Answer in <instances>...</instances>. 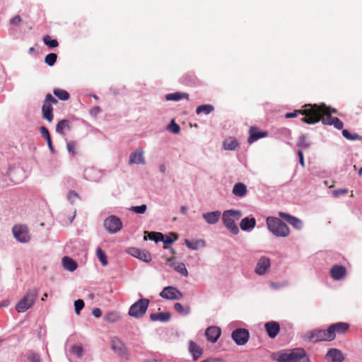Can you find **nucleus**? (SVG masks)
Listing matches in <instances>:
<instances>
[{"instance_id":"nucleus-64","label":"nucleus","mask_w":362,"mask_h":362,"mask_svg":"<svg viewBox=\"0 0 362 362\" xmlns=\"http://www.w3.org/2000/svg\"><path fill=\"white\" fill-rule=\"evenodd\" d=\"M358 175H359L360 177H362V167L361 168V169H360V170H359V171H358Z\"/></svg>"},{"instance_id":"nucleus-45","label":"nucleus","mask_w":362,"mask_h":362,"mask_svg":"<svg viewBox=\"0 0 362 362\" xmlns=\"http://www.w3.org/2000/svg\"><path fill=\"white\" fill-rule=\"evenodd\" d=\"M57 59V55L55 53H49L45 58V62L49 66H53Z\"/></svg>"},{"instance_id":"nucleus-52","label":"nucleus","mask_w":362,"mask_h":362,"mask_svg":"<svg viewBox=\"0 0 362 362\" xmlns=\"http://www.w3.org/2000/svg\"><path fill=\"white\" fill-rule=\"evenodd\" d=\"M309 142L305 136H301L299 137L298 146L300 147L308 148L309 146Z\"/></svg>"},{"instance_id":"nucleus-40","label":"nucleus","mask_w":362,"mask_h":362,"mask_svg":"<svg viewBox=\"0 0 362 362\" xmlns=\"http://www.w3.org/2000/svg\"><path fill=\"white\" fill-rule=\"evenodd\" d=\"M214 106L211 105H202L197 107L196 112L198 115L201 113L208 115L211 113L214 110Z\"/></svg>"},{"instance_id":"nucleus-9","label":"nucleus","mask_w":362,"mask_h":362,"mask_svg":"<svg viewBox=\"0 0 362 362\" xmlns=\"http://www.w3.org/2000/svg\"><path fill=\"white\" fill-rule=\"evenodd\" d=\"M103 226L105 230L110 233H116L123 227L120 218L114 215L107 217L104 221Z\"/></svg>"},{"instance_id":"nucleus-46","label":"nucleus","mask_w":362,"mask_h":362,"mask_svg":"<svg viewBox=\"0 0 362 362\" xmlns=\"http://www.w3.org/2000/svg\"><path fill=\"white\" fill-rule=\"evenodd\" d=\"M178 239V235L175 233H170L168 235L163 238V242L164 244H171Z\"/></svg>"},{"instance_id":"nucleus-21","label":"nucleus","mask_w":362,"mask_h":362,"mask_svg":"<svg viewBox=\"0 0 362 362\" xmlns=\"http://www.w3.org/2000/svg\"><path fill=\"white\" fill-rule=\"evenodd\" d=\"M280 217L286 220L289 224H291L293 228L298 230H300L303 228V224L302 221L298 219L295 216H292L288 214L280 212Z\"/></svg>"},{"instance_id":"nucleus-47","label":"nucleus","mask_w":362,"mask_h":362,"mask_svg":"<svg viewBox=\"0 0 362 362\" xmlns=\"http://www.w3.org/2000/svg\"><path fill=\"white\" fill-rule=\"evenodd\" d=\"M147 209V206L146 204H142L141 206H132L130 210L136 214H144Z\"/></svg>"},{"instance_id":"nucleus-37","label":"nucleus","mask_w":362,"mask_h":362,"mask_svg":"<svg viewBox=\"0 0 362 362\" xmlns=\"http://www.w3.org/2000/svg\"><path fill=\"white\" fill-rule=\"evenodd\" d=\"M182 98H185L187 100L189 99V95L187 93H170L165 95V99L167 100H180Z\"/></svg>"},{"instance_id":"nucleus-4","label":"nucleus","mask_w":362,"mask_h":362,"mask_svg":"<svg viewBox=\"0 0 362 362\" xmlns=\"http://www.w3.org/2000/svg\"><path fill=\"white\" fill-rule=\"evenodd\" d=\"M38 296V290L32 288L28 291L26 294L16 304V310L18 313H24L30 308L34 304Z\"/></svg>"},{"instance_id":"nucleus-26","label":"nucleus","mask_w":362,"mask_h":362,"mask_svg":"<svg viewBox=\"0 0 362 362\" xmlns=\"http://www.w3.org/2000/svg\"><path fill=\"white\" fill-rule=\"evenodd\" d=\"M221 214L220 211H215L203 214L202 216L207 223L215 224L219 221Z\"/></svg>"},{"instance_id":"nucleus-57","label":"nucleus","mask_w":362,"mask_h":362,"mask_svg":"<svg viewBox=\"0 0 362 362\" xmlns=\"http://www.w3.org/2000/svg\"><path fill=\"white\" fill-rule=\"evenodd\" d=\"M21 21L20 16H16L10 20V23L13 25H17L21 22Z\"/></svg>"},{"instance_id":"nucleus-51","label":"nucleus","mask_w":362,"mask_h":362,"mask_svg":"<svg viewBox=\"0 0 362 362\" xmlns=\"http://www.w3.org/2000/svg\"><path fill=\"white\" fill-rule=\"evenodd\" d=\"M168 129L174 134H178L180 132V126L175 122L174 120H172L170 124L168 126Z\"/></svg>"},{"instance_id":"nucleus-11","label":"nucleus","mask_w":362,"mask_h":362,"mask_svg":"<svg viewBox=\"0 0 362 362\" xmlns=\"http://www.w3.org/2000/svg\"><path fill=\"white\" fill-rule=\"evenodd\" d=\"M15 238L21 243H28L30 240V235L28 228L23 225H16L12 229Z\"/></svg>"},{"instance_id":"nucleus-39","label":"nucleus","mask_w":362,"mask_h":362,"mask_svg":"<svg viewBox=\"0 0 362 362\" xmlns=\"http://www.w3.org/2000/svg\"><path fill=\"white\" fill-rule=\"evenodd\" d=\"M342 135L346 139L350 140V141H355V140L362 141V136H360L356 133L351 134L347 129L342 130Z\"/></svg>"},{"instance_id":"nucleus-6","label":"nucleus","mask_w":362,"mask_h":362,"mask_svg":"<svg viewBox=\"0 0 362 362\" xmlns=\"http://www.w3.org/2000/svg\"><path fill=\"white\" fill-rule=\"evenodd\" d=\"M279 362H309L303 349H296L291 353L282 354L278 358Z\"/></svg>"},{"instance_id":"nucleus-58","label":"nucleus","mask_w":362,"mask_h":362,"mask_svg":"<svg viewBox=\"0 0 362 362\" xmlns=\"http://www.w3.org/2000/svg\"><path fill=\"white\" fill-rule=\"evenodd\" d=\"M347 193H348L347 189H338L334 190V195L335 197H339L341 194H346Z\"/></svg>"},{"instance_id":"nucleus-30","label":"nucleus","mask_w":362,"mask_h":362,"mask_svg":"<svg viewBox=\"0 0 362 362\" xmlns=\"http://www.w3.org/2000/svg\"><path fill=\"white\" fill-rule=\"evenodd\" d=\"M70 128V122L67 119H62L57 124L56 132L61 135H64L65 131L69 130Z\"/></svg>"},{"instance_id":"nucleus-48","label":"nucleus","mask_w":362,"mask_h":362,"mask_svg":"<svg viewBox=\"0 0 362 362\" xmlns=\"http://www.w3.org/2000/svg\"><path fill=\"white\" fill-rule=\"evenodd\" d=\"M29 362H41L40 356L38 354L30 351L28 355Z\"/></svg>"},{"instance_id":"nucleus-42","label":"nucleus","mask_w":362,"mask_h":362,"mask_svg":"<svg viewBox=\"0 0 362 362\" xmlns=\"http://www.w3.org/2000/svg\"><path fill=\"white\" fill-rule=\"evenodd\" d=\"M148 234L149 240H154L156 243L163 240V235L159 232H145Z\"/></svg>"},{"instance_id":"nucleus-41","label":"nucleus","mask_w":362,"mask_h":362,"mask_svg":"<svg viewBox=\"0 0 362 362\" xmlns=\"http://www.w3.org/2000/svg\"><path fill=\"white\" fill-rule=\"evenodd\" d=\"M175 310L182 315H187L190 313V307H183L181 303H175L174 305Z\"/></svg>"},{"instance_id":"nucleus-34","label":"nucleus","mask_w":362,"mask_h":362,"mask_svg":"<svg viewBox=\"0 0 362 362\" xmlns=\"http://www.w3.org/2000/svg\"><path fill=\"white\" fill-rule=\"evenodd\" d=\"M153 321L168 322L170 319V314L169 313H158L151 314L150 316Z\"/></svg>"},{"instance_id":"nucleus-23","label":"nucleus","mask_w":362,"mask_h":362,"mask_svg":"<svg viewBox=\"0 0 362 362\" xmlns=\"http://www.w3.org/2000/svg\"><path fill=\"white\" fill-rule=\"evenodd\" d=\"M175 257H169L168 259V262L170 263V267H172L176 272L180 273L184 276H188V271L185 267V264L183 262H174Z\"/></svg>"},{"instance_id":"nucleus-17","label":"nucleus","mask_w":362,"mask_h":362,"mask_svg":"<svg viewBox=\"0 0 362 362\" xmlns=\"http://www.w3.org/2000/svg\"><path fill=\"white\" fill-rule=\"evenodd\" d=\"M221 334V329L216 326L208 327L205 332V335L207 340L211 343L216 342L218 339L220 337Z\"/></svg>"},{"instance_id":"nucleus-63","label":"nucleus","mask_w":362,"mask_h":362,"mask_svg":"<svg viewBox=\"0 0 362 362\" xmlns=\"http://www.w3.org/2000/svg\"><path fill=\"white\" fill-rule=\"evenodd\" d=\"M160 170L161 173H165V165L163 164V165H160Z\"/></svg>"},{"instance_id":"nucleus-33","label":"nucleus","mask_w":362,"mask_h":362,"mask_svg":"<svg viewBox=\"0 0 362 362\" xmlns=\"http://www.w3.org/2000/svg\"><path fill=\"white\" fill-rule=\"evenodd\" d=\"M40 132L41 135L45 139V140L47 143L48 147H49V150L51 151V152H54V147L52 146L51 136H50V134H49V132L47 128L45 127V126L41 127L40 129Z\"/></svg>"},{"instance_id":"nucleus-36","label":"nucleus","mask_w":362,"mask_h":362,"mask_svg":"<svg viewBox=\"0 0 362 362\" xmlns=\"http://www.w3.org/2000/svg\"><path fill=\"white\" fill-rule=\"evenodd\" d=\"M53 93L61 100L66 101L70 98L69 93L64 89L55 88L53 90Z\"/></svg>"},{"instance_id":"nucleus-12","label":"nucleus","mask_w":362,"mask_h":362,"mask_svg":"<svg viewBox=\"0 0 362 362\" xmlns=\"http://www.w3.org/2000/svg\"><path fill=\"white\" fill-rule=\"evenodd\" d=\"M231 337L237 345L243 346L248 341L250 333L246 329L238 328L232 332Z\"/></svg>"},{"instance_id":"nucleus-53","label":"nucleus","mask_w":362,"mask_h":362,"mask_svg":"<svg viewBox=\"0 0 362 362\" xmlns=\"http://www.w3.org/2000/svg\"><path fill=\"white\" fill-rule=\"evenodd\" d=\"M67 150L68 151L71 153L72 155H74L76 153V144L75 141H71L67 143L66 144Z\"/></svg>"},{"instance_id":"nucleus-18","label":"nucleus","mask_w":362,"mask_h":362,"mask_svg":"<svg viewBox=\"0 0 362 362\" xmlns=\"http://www.w3.org/2000/svg\"><path fill=\"white\" fill-rule=\"evenodd\" d=\"M323 124L325 125H333L337 129H341L344 125L339 118L332 117L329 107L326 117H323Z\"/></svg>"},{"instance_id":"nucleus-25","label":"nucleus","mask_w":362,"mask_h":362,"mask_svg":"<svg viewBox=\"0 0 362 362\" xmlns=\"http://www.w3.org/2000/svg\"><path fill=\"white\" fill-rule=\"evenodd\" d=\"M267 136V132H261L258 128L252 127L250 129V136L248 138V142L250 144L257 141L259 139L265 137Z\"/></svg>"},{"instance_id":"nucleus-35","label":"nucleus","mask_w":362,"mask_h":362,"mask_svg":"<svg viewBox=\"0 0 362 362\" xmlns=\"http://www.w3.org/2000/svg\"><path fill=\"white\" fill-rule=\"evenodd\" d=\"M98 172L97 170L93 168H87L85 170L84 172V177L86 180L88 181H95L96 180Z\"/></svg>"},{"instance_id":"nucleus-8","label":"nucleus","mask_w":362,"mask_h":362,"mask_svg":"<svg viewBox=\"0 0 362 362\" xmlns=\"http://www.w3.org/2000/svg\"><path fill=\"white\" fill-rule=\"evenodd\" d=\"M148 305V299L141 298L131 305L129 309V315L136 318L141 317L146 313Z\"/></svg>"},{"instance_id":"nucleus-15","label":"nucleus","mask_w":362,"mask_h":362,"mask_svg":"<svg viewBox=\"0 0 362 362\" xmlns=\"http://www.w3.org/2000/svg\"><path fill=\"white\" fill-rule=\"evenodd\" d=\"M128 253L145 262H149L151 260L150 252L146 250H141L137 247L129 248Z\"/></svg>"},{"instance_id":"nucleus-50","label":"nucleus","mask_w":362,"mask_h":362,"mask_svg":"<svg viewBox=\"0 0 362 362\" xmlns=\"http://www.w3.org/2000/svg\"><path fill=\"white\" fill-rule=\"evenodd\" d=\"M75 312L78 315L81 310L84 308V302L81 299H78L74 302Z\"/></svg>"},{"instance_id":"nucleus-62","label":"nucleus","mask_w":362,"mask_h":362,"mask_svg":"<svg viewBox=\"0 0 362 362\" xmlns=\"http://www.w3.org/2000/svg\"><path fill=\"white\" fill-rule=\"evenodd\" d=\"M187 211V206H182L181 208H180V212L183 214H185L186 213V211Z\"/></svg>"},{"instance_id":"nucleus-10","label":"nucleus","mask_w":362,"mask_h":362,"mask_svg":"<svg viewBox=\"0 0 362 362\" xmlns=\"http://www.w3.org/2000/svg\"><path fill=\"white\" fill-rule=\"evenodd\" d=\"M111 349L121 358L126 360L129 358V352L119 339L114 337L111 339Z\"/></svg>"},{"instance_id":"nucleus-28","label":"nucleus","mask_w":362,"mask_h":362,"mask_svg":"<svg viewBox=\"0 0 362 362\" xmlns=\"http://www.w3.org/2000/svg\"><path fill=\"white\" fill-rule=\"evenodd\" d=\"M247 187L244 183L238 182L233 188V194L237 197H243L247 194Z\"/></svg>"},{"instance_id":"nucleus-1","label":"nucleus","mask_w":362,"mask_h":362,"mask_svg":"<svg viewBox=\"0 0 362 362\" xmlns=\"http://www.w3.org/2000/svg\"><path fill=\"white\" fill-rule=\"evenodd\" d=\"M329 107L325 105L306 104L303 106L301 121L304 123L313 124L320 121L323 123V117H326Z\"/></svg>"},{"instance_id":"nucleus-44","label":"nucleus","mask_w":362,"mask_h":362,"mask_svg":"<svg viewBox=\"0 0 362 362\" xmlns=\"http://www.w3.org/2000/svg\"><path fill=\"white\" fill-rule=\"evenodd\" d=\"M96 255L100 262L103 266H106L107 264V259L105 253L102 250L100 247H98L96 249Z\"/></svg>"},{"instance_id":"nucleus-61","label":"nucleus","mask_w":362,"mask_h":362,"mask_svg":"<svg viewBox=\"0 0 362 362\" xmlns=\"http://www.w3.org/2000/svg\"><path fill=\"white\" fill-rule=\"evenodd\" d=\"M298 156L299 157V162L300 163V165L304 167L305 166V163H304V159H303V152L301 151H298Z\"/></svg>"},{"instance_id":"nucleus-14","label":"nucleus","mask_w":362,"mask_h":362,"mask_svg":"<svg viewBox=\"0 0 362 362\" xmlns=\"http://www.w3.org/2000/svg\"><path fill=\"white\" fill-rule=\"evenodd\" d=\"M160 296L165 299L177 300L181 299L183 295L175 287L167 286L160 292Z\"/></svg>"},{"instance_id":"nucleus-56","label":"nucleus","mask_w":362,"mask_h":362,"mask_svg":"<svg viewBox=\"0 0 362 362\" xmlns=\"http://www.w3.org/2000/svg\"><path fill=\"white\" fill-rule=\"evenodd\" d=\"M67 198L69 201L73 202L74 199L79 198L78 194L74 191H70L68 193Z\"/></svg>"},{"instance_id":"nucleus-22","label":"nucleus","mask_w":362,"mask_h":362,"mask_svg":"<svg viewBox=\"0 0 362 362\" xmlns=\"http://www.w3.org/2000/svg\"><path fill=\"white\" fill-rule=\"evenodd\" d=\"M346 274V269L342 265H334L330 269V275L334 280H341Z\"/></svg>"},{"instance_id":"nucleus-13","label":"nucleus","mask_w":362,"mask_h":362,"mask_svg":"<svg viewBox=\"0 0 362 362\" xmlns=\"http://www.w3.org/2000/svg\"><path fill=\"white\" fill-rule=\"evenodd\" d=\"M349 324L347 322H339L332 324L329 326V329H331L332 336V338L334 340L336 338L337 334L341 335L346 334L349 329Z\"/></svg>"},{"instance_id":"nucleus-2","label":"nucleus","mask_w":362,"mask_h":362,"mask_svg":"<svg viewBox=\"0 0 362 362\" xmlns=\"http://www.w3.org/2000/svg\"><path fill=\"white\" fill-rule=\"evenodd\" d=\"M243 214L239 210H227L223 213V222L224 226L234 235H237L239 233V228L235 224V221H238Z\"/></svg>"},{"instance_id":"nucleus-5","label":"nucleus","mask_w":362,"mask_h":362,"mask_svg":"<svg viewBox=\"0 0 362 362\" xmlns=\"http://www.w3.org/2000/svg\"><path fill=\"white\" fill-rule=\"evenodd\" d=\"M332 336V331L329 328L327 329H314L306 334L308 341L313 343L332 341H333Z\"/></svg>"},{"instance_id":"nucleus-60","label":"nucleus","mask_w":362,"mask_h":362,"mask_svg":"<svg viewBox=\"0 0 362 362\" xmlns=\"http://www.w3.org/2000/svg\"><path fill=\"white\" fill-rule=\"evenodd\" d=\"M201 362H226L223 359H221V358H207L204 361H202Z\"/></svg>"},{"instance_id":"nucleus-43","label":"nucleus","mask_w":362,"mask_h":362,"mask_svg":"<svg viewBox=\"0 0 362 362\" xmlns=\"http://www.w3.org/2000/svg\"><path fill=\"white\" fill-rule=\"evenodd\" d=\"M43 42L49 48H55L59 45L58 41L57 40L52 39L49 35H45L43 37Z\"/></svg>"},{"instance_id":"nucleus-24","label":"nucleus","mask_w":362,"mask_h":362,"mask_svg":"<svg viewBox=\"0 0 362 362\" xmlns=\"http://www.w3.org/2000/svg\"><path fill=\"white\" fill-rule=\"evenodd\" d=\"M143 151L140 148L136 149L129 156V163L133 164H145V159L143 156Z\"/></svg>"},{"instance_id":"nucleus-16","label":"nucleus","mask_w":362,"mask_h":362,"mask_svg":"<svg viewBox=\"0 0 362 362\" xmlns=\"http://www.w3.org/2000/svg\"><path fill=\"white\" fill-rule=\"evenodd\" d=\"M265 330L268 336L274 339L275 338L280 332V325L276 321H269L264 324Z\"/></svg>"},{"instance_id":"nucleus-31","label":"nucleus","mask_w":362,"mask_h":362,"mask_svg":"<svg viewBox=\"0 0 362 362\" xmlns=\"http://www.w3.org/2000/svg\"><path fill=\"white\" fill-rule=\"evenodd\" d=\"M64 267L70 272H74L77 269L78 264L76 261L69 257H64L62 259Z\"/></svg>"},{"instance_id":"nucleus-38","label":"nucleus","mask_w":362,"mask_h":362,"mask_svg":"<svg viewBox=\"0 0 362 362\" xmlns=\"http://www.w3.org/2000/svg\"><path fill=\"white\" fill-rule=\"evenodd\" d=\"M185 244L188 248L192 250H197L199 247L205 246V242L203 240H198L195 242H190L188 240H185Z\"/></svg>"},{"instance_id":"nucleus-54","label":"nucleus","mask_w":362,"mask_h":362,"mask_svg":"<svg viewBox=\"0 0 362 362\" xmlns=\"http://www.w3.org/2000/svg\"><path fill=\"white\" fill-rule=\"evenodd\" d=\"M302 112H303V108L301 110H295V111H293L292 112L286 113V115H285V117L286 118H293V117H297L299 115H302Z\"/></svg>"},{"instance_id":"nucleus-20","label":"nucleus","mask_w":362,"mask_h":362,"mask_svg":"<svg viewBox=\"0 0 362 362\" xmlns=\"http://www.w3.org/2000/svg\"><path fill=\"white\" fill-rule=\"evenodd\" d=\"M270 259L267 257H261L256 265L255 272L259 275L264 274L270 267Z\"/></svg>"},{"instance_id":"nucleus-7","label":"nucleus","mask_w":362,"mask_h":362,"mask_svg":"<svg viewBox=\"0 0 362 362\" xmlns=\"http://www.w3.org/2000/svg\"><path fill=\"white\" fill-rule=\"evenodd\" d=\"M57 100L54 98L52 94L47 93L46 95L42 107V115L43 119H46L49 122H52L53 121L54 115L52 105L57 104Z\"/></svg>"},{"instance_id":"nucleus-3","label":"nucleus","mask_w":362,"mask_h":362,"mask_svg":"<svg viewBox=\"0 0 362 362\" xmlns=\"http://www.w3.org/2000/svg\"><path fill=\"white\" fill-rule=\"evenodd\" d=\"M267 225L269 230L276 236L287 237L290 233L288 226L278 218L268 217Z\"/></svg>"},{"instance_id":"nucleus-49","label":"nucleus","mask_w":362,"mask_h":362,"mask_svg":"<svg viewBox=\"0 0 362 362\" xmlns=\"http://www.w3.org/2000/svg\"><path fill=\"white\" fill-rule=\"evenodd\" d=\"M119 316L117 313H109L105 316V320L110 322H115L119 319Z\"/></svg>"},{"instance_id":"nucleus-29","label":"nucleus","mask_w":362,"mask_h":362,"mask_svg":"<svg viewBox=\"0 0 362 362\" xmlns=\"http://www.w3.org/2000/svg\"><path fill=\"white\" fill-rule=\"evenodd\" d=\"M256 220L255 218L245 217L242 219L240 226L243 230H248L255 228Z\"/></svg>"},{"instance_id":"nucleus-27","label":"nucleus","mask_w":362,"mask_h":362,"mask_svg":"<svg viewBox=\"0 0 362 362\" xmlns=\"http://www.w3.org/2000/svg\"><path fill=\"white\" fill-rule=\"evenodd\" d=\"M189 351L192 355L194 360H197L203 354V349L192 341H190L189 343Z\"/></svg>"},{"instance_id":"nucleus-32","label":"nucleus","mask_w":362,"mask_h":362,"mask_svg":"<svg viewBox=\"0 0 362 362\" xmlns=\"http://www.w3.org/2000/svg\"><path fill=\"white\" fill-rule=\"evenodd\" d=\"M238 145V141L233 137L227 138L223 142V146L225 150L233 151Z\"/></svg>"},{"instance_id":"nucleus-59","label":"nucleus","mask_w":362,"mask_h":362,"mask_svg":"<svg viewBox=\"0 0 362 362\" xmlns=\"http://www.w3.org/2000/svg\"><path fill=\"white\" fill-rule=\"evenodd\" d=\"M92 314L95 317H100L102 315V312L100 308H94L92 311Z\"/></svg>"},{"instance_id":"nucleus-55","label":"nucleus","mask_w":362,"mask_h":362,"mask_svg":"<svg viewBox=\"0 0 362 362\" xmlns=\"http://www.w3.org/2000/svg\"><path fill=\"white\" fill-rule=\"evenodd\" d=\"M73 351L74 354H76L79 357H81L82 355H83V349L81 346H74L73 348Z\"/></svg>"},{"instance_id":"nucleus-19","label":"nucleus","mask_w":362,"mask_h":362,"mask_svg":"<svg viewBox=\"0 0 362 362\" xmlns=\"http://www.w3.org/2000/svg\"><path fill=\"white\" fill-rule=\"evenodd\" d=\"M326 358L331 362H342L344 360V356L341 351L333 348L327 351Z\"/></svg>"}]
</instances>
